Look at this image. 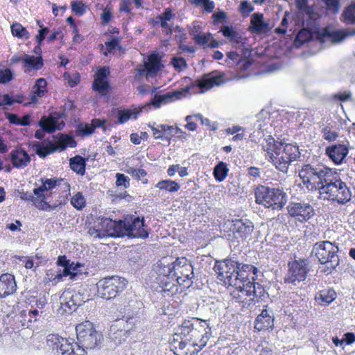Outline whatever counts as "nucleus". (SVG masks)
I'll return each mask as SVG.
<instances>
[{"mask_svg": "<svg viewBox=\"0 0 355 355\" xmlns=\"http://www.w3.org/2000/svg\"><path fill=\"white\" fill-rule=\"evenodd\" d=\"M71 205L76 209L80 210L85 206V200L80 192L76 193L71 199Z\"/></svg>", "mask_w": 355, "mask_h": 355, "instance_id": "a18cd8bd", "label": "nucleus"}, {"mask_svg": "<svg viewBox=\"0 0 355 355\" xmlns=\"http://www.w3.org/2000/svg\"><path fill=\"white\" fill-rule=\"evenodd\" d=\"M318 193L320 199L336 202L340 205L350 202L352 196L351 188L341 180L340 174L331 168L322 185L318 187Z\"/></svg>", "mask_w": 355, "mask_h": 355, "instance_id": "20e7f679", "label": "nucleus"}, {"mask_svg": "<svg viewBox=\"0 0 355 355\" xmlns=\"http://www.w3.org/2000/svg\"><path fill=\"white\" fill-rule=\"evenodd\" d=\"M325 4L328 10L334 14H336L339 11L340 3L338 0H322Z\"/></svg>", "mask_w": 355, "mask_h": 355, "instance_id": "8fccbe9b", "label": "nucleus"}, {"mask_svg": "<svg viewBox=\"0 0 355 355\" xmlns=\"http://www.w3.org/2000/svg\"><path fill=\"white\" fill-rule=\"evenodd\" d=\"M330 170L331 168L323 166L313 167L306 164L300 171L299 176L304 184H309L312 185L311 189L315 188L318 190V187L322 185Z\"/></svg>", "mask_w": 355, "mask_h": 355, "instance_id": "f3484780", "label": "nucleus"}, {"mask_svg": "<svg viewBox=\"0 0 355 355\" xmlns=\"http://www.w3.org/2000/svg\"><path fill=\"white\" fill-rule=\"evenodd\" d=\"M17 284L13 275L6 273L0 276V298L15 292Z\"/></svg>", "mask_w": 355, "mask_h": 355, "instance_id": "bb28decb", "label": "nucleus"}, {"mask_svg": "<svg viewBox=\"0 0 355 355\" xmlns=\"http://www.w3.org/2000/svg\"><path fill=\"white\" fill-rule=\"evenodd\" d=\"M239 10L244 17H247L254 10V7L247 1H243L240 4Z\"/></svg>", "mask_w": 355, "mask_h": 355, "instance_id": "4d7b16f0", "label": "nucleus"}, {"mask_svg": "<svg viewBox=\"0 0 355 355\" xmlns=\"http://www.w3.org/2000/svg\"><path fill=\"white\" fill-rule=\"evenodd\" d=\"M121 220L116 221L109 218H103L98 223L100 230L105 234L107 237H121Z\"/></svg>", "mask_w": 355, "mask_h": 355, "instance_id": "b1692460", "label": "nucleus"}, {"mask_svg": "<svg viewBox=\"0 0 355 355\" xmlns=\"http://www.w3.org/2000/svg\"><path fill=\"white\" fill-rule=\"evenodd\" d=\"M288 272L285 277V282L296 285L306 279L310 271V261L305 258H298L288 263Z\"/></svg>", "mask_w": 355, "mask_h": 355, "instance_id": "dca6fc26", "label": "nucleus"}, {"mask_svg": "<svg viewBox=\"0 0 355 355\" xmlns=\"http://www.w3.org/2000/svg\"><path fill=\"white\" fill-rule=\"evenodd\" d=\"M190 88L191 87H186L182 89L168 92L162 95H156L151 99L149 103L142 106L139 109L133 108L117 110L118 122L120 124H123L129 119H136L139 114L143 110L146 109L150 105H153L155 108H158L162 104H166L175 100L180 99L189 93Z\"/></svg>", "mask_w": 355, "mask_h": 355, "instance_id": "39448f33", "label": "nucleus"}, {"mask_svg": "<svg viewBox=\"0 0 355 355\" xmlns=\"http://www.w3.org/2000/svg\"><path fill=\"white\" fill-rule=\"evenodd\" d=\"M76 331L77 343L58 334H49L46 337V344L57 355H86L87 349L98 347L103 340V335L88 320L78 324L76 327Z\"/></svg>", "mask_w": 355, "mask_h": 355, "instance_id": "f257e3e1", "label": "nucleus"}, {"mask_svg": "<svg viewBox=\"0 0 355 355\" xmlns=\"http://www.w3.org/2000/svg\"><path fill=\"white\" fill-rule=\"evenodd\" d=\"M110 75L108 67H103L98 70L95 79L106 80L107 77Z\"/></svg>", "mask_w": 355, "mask_h": 355, "instance_id": "338daca9", "label": "nucleus"}, {"mask_svg": "<svg viewBox=\"0 0 355 355\" xmlns=\"http://www.w3.org/2000/svg\"><path fill=\"white\" fill-rule=\"evenodd\" d=\"M41 182H44L45 184L47 186V189H49V191L52 190L53 189L55 188L56 186L58 184L59 180L57 178H41Z\"/></svg>", "mask_w": 355, "mask_h": 355, "instance_id": "69168bd1", "label": "nucleus"}, {"mask_svg": "<svg viewBox=\"0 0 355 355\" xmlns=\"http://www.w3.org/2000/svg\"><path fill=\"white\" fill-rule=\"evenodd\" d=\"M195 117L196 121H200L202 125L207 126L211 130H215L216 129V125H211L210 121L207 118H204L201 114L198 113L195 114Z\"/></svg>", "mask_w": 355, "mask_h": 355, "instance_id": "e2e57ef3", "label": "nucleus"}, {"mask_svg": "<svg viewBox=\"0 0 355 355\" xmlns=\"http://www.w3.org/2000/svg\"><path fill=\"white\" fill-rule=\"evenodd\" d=\"M24 66L35 70L40 69L44 64L42 57H35L34 55H24L21 58Z\"/></svg>", "mask_w": 355, "mask_h": 355, "instance_id": "e433bc0d", "label": "nucleus"}, {"mask_svg": "<svg viewBox=\"0 0 355 355\" xmlns=\"http://www.w3.org/2000/svg\"><path fill=\"white\" fill-rule=\"evenodd\" d=\"M211 336L208 320L198 318L187 319L173 335V346L187 354L198 352L207 345Z\"/></svg>", "mask_w": 355, "mask_h": 355, "instance_id": "f03ea898", "label": "nucleus"}, {"mask_svg": "<svg viewBox=\"0 0 355 355\" xmlns=\"http://www.w3.org/2000/svg\"><path fill=\"white\" fill-rule=\"evenodd\" d=\"M40 315V311L38 309L33 308L28 311L24 310L21 311L19 315V318H26V317H34V321L37 320V316Z\"/></svg>", "mask_w": 355, "mask_h": 355, "instance_id": "bf43d9fd", "label": "nucleus"}, {"mask_svg": "<svg viewBox=\"0 0 355 355\" xmlns=\"http://www.w3.org/2000/svg\"><path fill=\"white\" fill-rule=\"evenodd\" d=\"M275 154H271L270 159L275 167L283 173H287L291 163L300 157L298 147L291 144H274Z\"/></svg>", "mask_w": 355, "mask_h": 355, "instance_id": "1a4fd4ad", "label": "nucleus"}, {"mask_svg": "<svg viewBox=\"0 0 355 355\" xmlns=\"http://www.w3.org/2000/svg\"><path fill=\"white\" fill-rule=\"evenodd\" d=\"M92 88L101 95H105L108 91L109 83L107 80L95 79L92 84Z\"/></svg>", "mask_w": 355, "mask_h": 355, "instance_id": "37998d69", "label": "nucleus"}, {"mask_svg": "<svg viewBox=\"0 0 355 355\" xmlns=\"http://www.w3.org/2000/svg\"><path fill=\"white\" fill-rule=\"evenodd\" d=\"M121 223V236H128L130 238L146 239L149 233L145 229V221L144 218L134 215L128 216Z\"/></svg>", "mask_w": 355, "mask_h": 355, "instance_id": "2eb2a0df", "label": "nucleus"}, {"mask_svg": "<svg viewBox=\"0 0 355 355\" xmlns=\"http://www.w3.org/2000/svg\"><path fill=\"white\" fill-rule=\"evenodd\" d=\"M323 137L325 140L333 141L338 137V133L335 131H331L328 127L322 130Z\"/></svg>", "mask_w": 355, "mask_h": 355, "instance_id": "13d9d810", "label": "nucleus"}, {"mask_svg": "<svg viewBox=\"0 0 355 355\" xmlns=\"http://www.w3.org/2000/svg\"><path fill=\"white\" fill-rule=\"evenodd\" d=\"M127 280L119 276H112L101 279L97 284L98 296L105 300L116 297L126 287Z\"/></svg>", "mask_w": 355, "mask_h": 355, "instance_id": "9d476101", "label": "nucleus"}, {"mask_svg": "<svg viewBox=\"0 0 355 355\" xmlns=\"http://www.w3.org/2000/svg\"><path fill=\"white\" fill-rule=\"evenodd\" d=\"M173 262L166 265L160 262L157 265V277L155 283L157 284L155 288L163 294L164 297H171L178 292V286L175 284L173 275Z\"/></svg>", "mask_w": 355, "mask_h": 355, "instance_id": "0eeeda50", "label": "nucleus"}, {"mask_svg": "<svg viewBox=\"0 0 355 355\" xmlns=\"http://www.w3.org/2000/svg\"><path fill=\"white\" fill-rule=\"evenodd\" d=\"M41 182L42 185L33 189V193L37 198V200L36 201L35 203V207L40 210L51 211L54 209L55 207L49 205L46 202V196L45 194V192L49 191V189H47V186L45 184L44 182Z\"/></svg>", "mask_w": 355, "mask_h": 355, "instance_id": "cd10ccee", "label": "nucleus"}, {"mask_svg": "<svg viewBox=\"0 0 355 355\" xmlns=\"http://www.w3.org/2000/svg\"><path fill=\"white\" fill-rule=\"evenodd\" d=\"M49 28L47 27H42L38 31V34L36 36V40L38 44H40L42 41L45 39L46 35L49 33Z\"/></svg>", "mask_w": 355, "mask_h": 355, "instance_id": "774afa93", "label": "nucleus"}, {"mask_svg": "<svg viewBox=\"0 0 355 355\" xmlns=\"http://www.w3.org/2000/svg\"><path fill=\"white\" fill-rule=\"evenodd\" d=\"M87 232L91 236H93L95 239L105 238V233L101 232V230H100V227L98 226V224L94 227L89 228Z\"/></svg>", "mask_w": 355, "mask_h": 355, "instance_id": "6e6d98bb", "label": "nucleus"}, {"mask_svg": "<svg viewBox=\"0 0 355 355\" xmlns=\"http://www.w3.org/2000/svg\"><path fill=\"white\" fill-rule=\"evenodd\" d=\"M352 97V94L349 91L340 92L333 95V98L340 101H347Z\"/></svg>", "mask_w": 355, "mask_h": 355, "instance_id": "052dcab7", "label": "nucleus"}, {"mask_svg": "<svg viewBox=\"0 0 355 355\" xmlns=\"http://www.w3.org/2000/svg\"><path fill=\"white\" fill-rule=\"evenodd\" d=\"M148 62H145L148 68V75L155 76L162 67L160 58L158 54L153 53L148 56Z\"/></svg>", "mask_w": 355, "mask_h": 355, "instance_id": "473e14b6", "label": "nucleus"}, {"mask_svg": "<svg viewBox=\"0 0 355 355\" xmlns=\"http://www.w3.org/2000/svg\"><path fill=\"white\" fill-rule=\"evenodd\" d=\"M94 127L87 123H80L77 125L76 134L78 136H88L94 132Z\"/></svg>", "mask_w": 355, "mask_h": 355, "instance_id": "c03bdc74", "label": "nucleus"}, {"mask_svg": "<svg viewBox=\"0 0 355 355\" xmlns=\"http://www.w3.org/2000/svg\"><path fill=\"white\" fill-rule=\"evenodd\" d=\"M272 350L270 347L268 346H263L262 345H259L255 349V354L254 355H272Z\"/></svg>", "mask_w": 355, "mask_h": 355, "instance_id": "680f3d73", "label": "nucleus"}, {"mask_svg": "<svg viewBox=\"0 0 355 355\" xmlns=\"http://www.w3.org/2000/svg\"><path fill=\"white\" fill-rule=\"evenodd\" d=\"M225 74L218 71H212L204 74L200 78L197 79L191 86H197L201 89V93L209 90L214 86H220L226 80L224 79Z\"/></svg>", "mask_w": 355, "mask_h": 355, "instance_id": "6ab92c4d", "label": "nucleus"}, {"mask_svg": "<svg viewBox=\"0 0 355 355\" xmlns=\"http://www.w3.org/2000/svg\"><path fill=\"white\" fill-rule=\"evenodd\" d=\"M195 42L202 46H207L211 39V34H197L193 37Z\"/></svg>", "mask_w": 355, "mask_h": 355, "instance_id": "5fc2aeb1", "label": "nucleus"}, {"mask_svg": "<svg viewBox=\"0 0 355 355\" xmlns=\"http://www.w3.org/2000/svg\"><path fill=\"white\" fill-rule=\"evenodd\" d=\"M288 214L296 218L300 222L307 221L315 214L313 207L306 202H290L287 207Z\"/></svg>", "mask_w": 355, "mask_h": 355, "instance_id": "412c9836", "label": "nucleus"}, {"mask_svg": "<svg viewBox=\"0 0 355 355\" xmlns=\"http://www.w3.org/2000/svg\"><path fill=\"white\" fill-rule=\"evenodd\" d=\"M55 138V143L49 141L46 145L40 143L35 144L33 148L35 153L40 157L45 158L48 155L58 150H64L67 146L73 148L76 146V142L71 136L59 134Z\"/></svg>", "mask_w": 355, "mask_h": 355, "instance_id": "9b49d317", "label": "nucleus"}, {"mask_svg": "<svg viewBox=\"0 0 355 355\" xmlns=\"http://www.w3.org/2000/svg\"><path fill=\"white\" fill-rule=\"evenodd\" d=\"M240 287L234 286L235 290L231 293L233 300L239 303L243 308H248L254 305V297L257 296L256 284L251 279V276L247 281H242Z\"/></svg>", "mask_w": 355, "mask_h": 355, "instance_id": "4468645a", "label": "nucleus"}, {"mask_svg": "<svg viewBox=\"0 0 355 355\" xmlns=\"http://www.w3.org/2000/svg\"><path fill=\"white\" fill-rule=\"evenodd\" d=\"M280 142L276 141L273 137L269 136L266 139V144L262 145V148L264 151H266L268 153H270V151H272V154H275V146L274 144H279Z\"/></svg>", "mask_w": 355, "mask_h": 355, "instance_id": "3c124183", "label": "nucleus"}, {"mask_svg": "<svg viewBox=\"0 0 355 355\" xmlns=\"http://www.w3.org/2000/svg\"><path fill=\"white\" fill-rule=\"evenodd\" d=\"M173 275L175 284L189 288L194 279L193 268L191 263L185 257H179L173 262Z\"/></svg>", "mask_w": 355, "mask_h": 355, "instance_id": "ddd939ff", "label": "nucleus"}, {"mask_svg": "<svg viewBox=\"0 0 355 355\" xmlns=\"http://www.w3.org/2000/svg\"><path fill=\"white\" fill-rule=\"evenodd\" d=\"M171 64L176 71H181L187 66L186 60L182 57H174L172 58Z\"/></svg>", "mask_w": 355, "mask_h": 355, "instance_id": "09e8293b", "label": "nucleus"}, {"mask_svg": "<svg viewBox=\"0 0 355 355\" xmlns=\"http://www.w3.org/2000/svg\"><path fill=\"white\" fill-rule=\"evenodd\" d=\"M126 172L131 175L132 177L137 180H140L142 178L146 177L147 175V172L142 168H135L133 167H129Z\"/></svg>", "mask_w": 355, "mask_h": 355, "instance_id": "de8ad7c7", "label": "nucleus"}, {"mask_svg": "<svg viewBox=\"0 0 355 355\" xmlns=\"http://www.w3.org/2000/svg\"><path fill=\"white\" fill-rule=\"evenodd\" d=\"M70 168L76 173L83 175L85 173L86 159L80 155H76L69 160Z\"/></svg>", "mask_w": 355, "mask_h": 355, "instance_id": "f704fd0d", "label": "nucleus"}, {"mask_svg": "<svg viewBox=\"0 0 355 355\" xmlns=\"http://www.w3.org/2000/svg\"><path fill=\"white\" fill-rule=\"evenodd\" d=\"M220 31L223 35L230 40L232 42L239 43L241 42V36L233 29L232 27L229 26H224L222 27Z\"/></svg>", "mask_w": 355, "mask_h": 355, "instance_id": "a19ab883", "label": "nucleus"}, {"mask_svg": "<svg viewBox=\"0 0 355 355\" xmlns=\"http://www.w3.org/2000/svg\"><path fill=\"white\" fill-rule=\"evenodd\" d=\"M173 16L174 15L172 12L171 8H167L164 12L157 17V21L156 22L160 24L161 27L164 28L166 34H171L172 33V27L169 25L168 21H170Z\"/></svg>", "mask_w": 355, "mask_h": 355, "instance_id": "72a5a7b5", "label": "nucleus"}, {"mask_svg": "<svg viewBox=\"0 0 355 355\" xmlns=\"http://www.w3.org/2000/svg\"><path fill=\"white\" fill-rule=\"evenodd\" d=\"M229 169L226 163L220 162L217 164L213 171L214 176L216 181L221 182H223L227 175Z\"/></svg>", "mask_w": 355, "mask_h": 355, "instance_id": "58836bf2", "label": "nucleus"}, {"mask_svg": "<svg viewBox=\"0 0 355 355\" xmlns=\"http://www.w3.org/2000/svg\"><path fill=\"white\" fill-rule=\"evenodd\" d=\"M42 130H37L35 133V137L38 139H42L44 137V132H54L56 130H61L65 125L61 120V114L58 112L51 114L49 116H43L38 123Z\"/></svg>", "mask_w": 355, "mask_h": 355, "instance_id": "a211bd4d", "label": "nucleus"}, {"mask_svg": "<svg viewBox=\"0 0 355 355\" xmlns=\"http://www.w3.org/2000/svg\"><path fill=\"white\" fill-rule=\"evenodd\" d=\"M85 301L83 295L80 292L72 293L70 291H65L60 297L61 306L65 311H67V308L69 311L75 310L77 306H81Z\"/></svg>", "mask_w": 355, "mask_h": 355, "instance_id": "5701e85b", "label": "nucleus"}, {"mask_svg": "<svg viewBox=\"0 0 355 355\" xmlns=\"http://www.w3.org/2000/svg\"><path fill=\"white\" fill-rule=\"evenodd\" d=\"M340 18L346 24H355V3L345 9Z\"/></svg>", "mask_w": 355, "mask_h": 355, "instance_id": "ea45409f", "label": "nucleus"}, {"mask_svg": "<svg viewBox=\"0 0 355 355\" xmlns=\"http://www.w3.org/2000/svg\"><path fill=\"white\" fill-rule=\"evenodd\" d=\"M255 201L272 210H280L287 202V195L281 189L259 186L255 189Z\"/></svg>", "mask_w": 355, "mask_h": 355, "instance_id": "423d86ee", "label": "nucleus"}, {"mask_svg": "<svg viewBox=\"0 0 355 355\" xmlns=\"http://www.w3.org/2000/svg\"><path fill=\"white\" fill-rule=\"evenodd\" d=\"M324 35L332 39L334 42H339L349 36L355 35V28L330 31L327 28L324 31Z\"/></svg>", "mask_w": 355, "mask_h": 355, "instance_id": "c756f323", "label": "nucleus"}, {"mask_svg": "<svg viewBox=\"0 0 355 355\" xmlns=\"http://www.w3.org/2000/svg\"><path fill=\"white\" fill-rule=\"evenodd\" d=\"M46 85V81L43 78H40L36 80L31 92V99L33 103H37L38 98H41L45 95L47 92Z\"/></svg>", "mask_w": 355, "mask_h": 355, "instance_id": "7c9ffc66", "label": "nucleus"}, {"mask_svg": "<svg viewBox=\"0 0 355 355\" xmlns=\"http://www.w3.org/2000/svg\"><path fill=\"white\" fill-rule=\"evenodd\" d=\"M57 264L63 268L58 270L55 274H51L49 280L54 284L62 282L67 277L72 281H76L83 276V274L79 272V268L83 266L80 263L70 262L65 256H60Z\"/></svg>", "mask_w": 355, "mask_h": 355, "instance_id": "f8f14e48", "label": "nucleus"}, {"mask_svg": "<svg viewBox=\"0 0 355 355\" xmlns=\"http://www.w3.org/2000/svg\"><path fill=\"white\" fill-rule=\"evenodd\" d=\"M251 25L254 32L263 33L269 31L268 24L263 21V15L254 13L251 17Z\"/></svg>", "mask_w": 355, "mask_h": 355, "instance_id": "2f4dec72", "label": "nucleus"}, {"mask_svg": "<svg viewBox=\"0 0 355 355\" xmlns=\"http://www.w3.org/2000/svg\"><path fill=\"white\" fill-rule=\"evenodd\" d=\"M131 322L122 319L116 320L111 324L109 330V337L115 344H121L125 341L130 334L132 328Z\"/></svg>", "mask_w": 355, "mask_h": 355, "instance_id": "aec40b11", "label": "nucleus"}, {"mask_svg": "<svg viewBox=\"0 0 355 355\" xmlns=\"http://www.w3.org/2000/svg\"><path fill=\"white\" fill-rule=\"evenodd\" d=\"M326 154L336 164H340L349 153L348 148L344 144H334L326 148Z\"/></svg>", "mask_w": 355, "mask_h": 355, "instance_id": "393cba45", "label": "nucleus"}, {"mask_svg": "<svg viewBox=\"0 0 355 355\" xmlns=\"http://www.w3.org/2000/svg\"><path fill=\"white\" fill-rule=\"evenodd\" d=\"M13 74L10 69L0 70V84H6L12 80Z\"/></svg>", "mask_w": 355, "mask_h": 355, "instance_id": "603ef678", "label": "nucleus"}, {"mask_svg": "<svg viewBox=\"0 0 355 355\" xmlns=\"http://www.w3.org/2000/svg\"><path fill=\"white\" fill-rule=\"evenodd\" d=\"M155 187L160 190L174 193L180 189V185L175 181L171 180H162L155 184Z\"/></svg>", "mask_w": 355, "mask_h": 355, "instance_id": "4c0bfd02", "label": "nucleus"}, {"mask_svg": "<svg viewBox=\"0 0 355 355\" xmlns=\"http://www.w3.org/2000/svg\"><path fill=\"white\" fill-rule=\"evenodd\" d=\"M274 326V316L267 309H263L255 320L254 328L259 331L272 329Z\"/></svg>", "mask_w": 355, "mask_h": 355, "instance_id": "c85d7f7f", "label": "nucleus"}, {"mask_svg": "<svg viewBox=\"0 0 355 355\" xmlns=\"http://www.w3.org/2000/svg\"><path fill=\"white\" fill-rule=\"evenodd\" d=\"M116 184L117 187L128 188L130 186V179L123 173H116Z\"/></svg>", "mask_w": 355, "mask_h": 355, "instance_id": "864d4df0", "label": "nucleus"}, {"mask_svg": "<svg viewBox=\"0 0 355 355\" xmlns=\"http://www.w3.org/2000/svg\"><path fill=\"white\" fill-rule=\"evenodd\" d=\"M232 226L234 237L238 242H243L250 239L253 231V223L247 218L236 219Z\"/></svg>", "mask_w": 355, "mask_h": 355, "instance_id": "4be33fe9", "label": "nucleus"}, {"mask_svg": "<svg viewBox=\"0 0 355 355\" xmlns=\"http://www.w3.org/2000/svg\"><path fill=\"white\" fill-rule=\"evenodd\" d=\"M214 271L218 278L228 286L240 287L242 281H247L251 276L252 281L257 278V268L250 264H244L232 258L217 261Z\"/></svg>", "mask_w": 355, "mask_h": 355, "instance_id": "7ed1b4c3", "label": "nucleus"}, {"mask_svg": "<svg viewBox=\"0 0 355 355\" xmlns=\"http://www.w3.org/2000/svg\"><path fill=\"white\" fill-rule=\"evenodd\" d=\"M338 250V247L334 243L324 241L316 243L313 245L312 252L321 264H329L325 272L331 273L340 263Z\"/></svg>", "mask_w": 355, "mask_h": 355, "instance_id": "6e6552de", "label": "nucleus"}, {"mask_svg": "<svg viewBox=\"0 0 355 355\" xmlns=\"http://www.w3.org/2000/svg\"><path fill=\"white\" fill-rule=\"evenodd\" d=\"M336 297V293L333 289L320 291L315 295V300L324 304H329Z\"/></svg>", "mask_w": 355, "mask_h": 355, "instance_id": "c9c22d12", "label": "nucleus"}, {"mask_svg": "<svg viewBox=\"0 0 355 355\" xmlns=\"http://www.w3.org/2000/svg\"><path fill=\"white\" fill-rule=\"evenodd\" d=\"M10 158L13 166L17 168H24L31 162V157L28 153L20 147L11 151Z\"/></svg>", "mask_w": 355, "mask_h": 355, "instance_id": "a878e982", "label": "nucleus"}, {"mask_svg": "<svg viewBox=\"0 0 355 355\" xmlns=\"http://www.w3.org/2000/svg\"><path fill=\"white\" fill-rule=\"evenodd\" d=\"M193 120H196L195 114L187 116L185 118L187 121L185 127L191 131H194L197 128V125Z\"/></svg>", "mask_w": 355, "mask_h": 355, "instance_id": "0e129e2a", "label": "nucleus"}, {"mask_svg": "<svg viewBox=\"0 0 355 355\" xmlns=\"http://www.w3.org/2000/svg\"><path fill=\"white\" fill-rule=\"evenodd\" d=\"M11 31L14 36L19 38H28L29 33L19 23H14L11 26Z\"/></svg>", "mask_w": 355, "mask_h": 355, "instance_id": "79ce46f5", "label": "nucleus"}, {"mask_svg": "<svg viewBox=\"0 0 355 355\" xmlns=\"http://www.w3.org/2000/svg\"><path fill=\"white\" fill-rule=\"evenodd\" d=\"M72 11L79 16L83 15L87 10V6L81 1H74L71 3Z\"/></svg>", "mask_w": 355, "mask_h": 355, "instance_id": "49530a36", "label": "nucleus"}]
</instances>
